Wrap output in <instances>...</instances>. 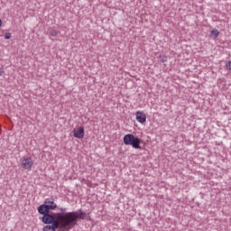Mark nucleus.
<instances>
[{
  "label": "nucleus",
  "instance_id": "nucleus-1",
  "mask_svg": "<svg viewBox=\"0 0 231 231\" xmlns=\"http://www.w3.org/2000/svg\"><path fill=\"white\" fill-rule=\"evenodd\" d=\"M63 226H68V228H73L75 225H77V222L79 219H91L89 217V214H87L86 212L79 209L77 211L63 213Z\"/></svg>",
  "mask_w": 231,
  "mask_h": 231
},
{
  "label": "nucleus",
  "instance_id": "nucleus-2",
  "mask_svg": "<svg viewBox=\"0 0 231 231\" xmlns=\"http://www.w3.org/2000/svg\"><path fill=\"white\" fill-rule=\"evenodd\" d=\"M50 210H55V207L54 206H49L47 204H43V205H41L38 208L39 214L43 216L42 217V223H51L53 221V219H55L56 217L63 218L64 213L50 214Z\"/></svg>",
  "mask_w": 231,
  "mask_h": 231
},
{
  "label": "nucleus",
  "instance_id": "nucleus-3",
  "mask_svg": "<svg viewBox=\"0 0 231 231\" xmlns=\"http://www.w3.org/2000/svg\"><path fill=\"white\" fill-rule=\"evenodd\" d=\"M64 218H52L51 222L44 223V225L48 226L43 227V231H57L58 228H68V226H64Z\"/></svg>",
  "mask_w": 231,
  "mask_h": 231
},
{
  "label": "nucleus",
  "instance_id": "nucleus-4",
  "mask_svg": "<svg viewBox=\"0 0 231 231\" xmlns=\"http://www.w3.org/2000/svg\"><path fill=\"white\" fill-rule=\"evenodd\" d=\"M125 145H132L134 149H141L140 146V138L135 137L133 134H127L124 136Z\"/></svg>",
  "mask_w": 231,
  "mask_h": 231
},
{
  "label": "nucleus",
  "instance_id": "nucleus-5",
  "mask_svg": "<svg viewBox=\"0 0 231 231\" xmlns=\"http://www.w3.org/2000/svg\"><path fill=\"white\" fill-rule=\"evenodd\" d=\"M22 169L25 171H31L33 167V160L30 157H23L21 162Z\"/></svg>",
  "mask_w": 231,
  "mask_h": 231
},
{
  "label": "nucleus",
  "instance_id": "nucleus-6",
  "mask_svg": "<svg viewBox=\"0 0 231 231\" xmlns=\"http://www.w3.org/2000/svg\"><path fill=\"white\" fill-rule=\"evenodd\" d=\"M135 118L139 124H145V122H147V116L142 111H137L135 113Z\"/></svg>",
  "mask_w": 231,
  "mask_h": 231
},
{
  "label": "nucleus",
  "instance_id": "nucleus-7",
  "mask_svg": "<svg viewBox=\"0 0 231 231\" xmlns=\"http://www.w3.org/2000/svg\"><path fill=\"white\" fill-rule=\"evenodd\" d=\"M72 133H73L75 138H79V139L84 138L85 131H84V128H82V127L74 129Z\"/></svg>",
  "mask_w": 231,
  "mask_h": 231
},
{
  "label": "nucleus",
  "instance_id": "nucleus-8",
  "mask_svg": "<svg viewBox=\"0 0 231 231\" xmlns=\"http://www.w3.org/2000/svg\"><path fill=\"white\" fill-rule=\"evenodd\" d=\"M59 33H60V32L55 30L54 28L49 29L50 39H51V37H57Z\"/></svg>",
  "mask_w": 231,
  "mask_h": 231
},
{
  "label": "nucleus",
  "instance_id": "nucleus-9",
  "mask_svg": "<svg viewBox=\"0 0 231 231\" xmlns=\"http://www.w3.org/2000/svg\"><path fill=\"white\" fill-rule=\"evenodd\" d=\"M45 205H48L49 207H54V210L57 208V204L53 201V199H46Z\"/></svg>",
  "mask_w": 231,
  "mask_h": 231
},
{
  "label": "nucleus",
  "instance_id": "nucleus-10",
  "mask_svg": "<svg viewBox=\"0 0 231 231\" xmlns=\"http://www.w3.org/2000/svg\"><path fill=\"white\" fill-rule=\"evenodd\" d=\"M211 37H215V39L219 37V31H217V29L212 30L211 31Z\"/></svg>",
  "mask_w": 231,
  "mask_h": 231
},
{
  "label": "nucleus",
  "instance_id": "nucleus-11",
  "mask_svg": "<svg viewBox=\"0 0 231 231\" xmlns=\"http://www.w3.org/2000/svg\"><path fill=\"white\" fill-rule=\"evenodd\" d=\"M160 60H161V62H167V56L161 55L160 56Z\"/></svg>",
  "mask_w": 231,
  "mask_h": 231
},
{
  "label": "nucleus",
  "instance_id": "nucleus-12",
  "mask_svg": "<svg viewBox=\"0 0 231 231\" xmlns=\"http://www.w3.org/2000/svg\"><path fill=\"white\" fill-rule=\"evenodd\" d=\"M60 212H59L58 214H68V212H66V208H60Z\"/></svg>",
  "mask_w": 231,
  "mask_h": 231
},
{
  "label": "nucleus",
  "instance_id": "nucleus-13",
  "mask_svg": "<svg viewBox=\"0 0 231 231\" xmlns=\"http://www.w3.org/2000/svg\"><path fill=\"white\" fill-rule=\"evenodd\" d=\"M5 39H6V40L12 39V33L6 32V33L5 34Z\"/></svg>",
  "mask_w": 231,
  "mask_h": 231
},
{
  "label": "nucleus",
  "instance_id": "nucleus-14",
  "mask_svg": "<svg viewBox=\"0 0 231 231\" xmlns=\"http://www.w3.org/2000/svg\"><path fill=\"white\" fill-rule=\"evenodd\" d=\"M226 69L231 70V60H230V61H227V62L226 63Z\"/></svg>",
  "mask_w": 231,
  "mask_h": 231
},
{
  "label": "nucleus",
  "instance_id": "nucleus-15",
  "mask_svg": "<svg viewBox=\"0 0 231 231\" xmlns=\"http://www.w3.org/2000/svg\"><path fill=\"white\" fill-rule=\"evenodd\" d=\"M60 228V230H58V231H69V230H71V228H68V227H59Z\"/></svg>",
  "mask_w": 231,
  "mask_h": 231
},
{
  "label": "nucleus",
  "instance_id": "nucleus-16",
  "mask_svg": "<svg viewBox=\"0 0 231 231\" xmlns=\"http://www.w3.org/2000/svg\"><path fill=\"white\" fill-rule=\"evenodd\" d=\"M3 73H5V70L0 68V77H2Z\"/></svg>",
  "mask_w": 231,
  "mask_h": 231
},
{
  "label": "nucleus",
  "instance_id": "nucleus-17",
  "mask_svg": "<svg viewBox=\"0 0 231 231\" xmlns=\"http://www.w3.org/2000/svg\"><path fill=\"white\" fill-rule=\"evenodd\" d=\"M2 24H3V21H1V19H0V27L2 26Z\"/></svg>",
  "mask_w": 231,
  "mask_h": 231
}]
</instances>
